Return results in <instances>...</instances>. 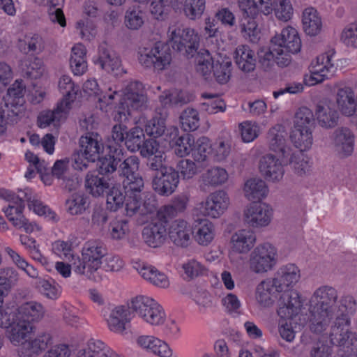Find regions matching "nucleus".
Returning <instances> with one entry per match:
<instances>
[{
	"label": "nucleus",
	"instance_id": "nucleus-1",
	"mask_svg": "<svg viewBox=\"0 0 357 357\" xmlns=\"http://www.w3.org/2000/svg\"><path fill=\"white\" fill-rule=\"evenodd\" d=\"M337 290L330 286H321L313 293L310 300V328L315 333L324 331L334 319Z\"/></svg>",
	"mask_w": 357,
	"mask_h": 357
},
{
	"label": "nucleus",
	"instance_id": "nucleus-2",
	"mask_svg": "<svg viewBox=\"0 0 357 357\" xmlns=\"http://www.w3.org/2000/svg\"><path fill=\"white\" fill-rule=\"evenodd\" d=\"M334 324L331 326V341L333 344L349 347L357 344V335L349 330L351 316L357 309V303L351 295L341 297L338 305H335Z\"/></svg>",
	"mask_w": 357,
	"mask_h": 357
},
{
	"label": "nucleus",
	"instance_id": "nucleus-3",
	"mask_svg": "<svg viewBox=\"0 0 357 357\" xmlns=\"http://www.w3.org/2000/svg\"><path fill=\"white\" fill-rule=\"evenodd\" d=\"M1 197L8 202V206L3 209L5 215H12L13 209H15V213H20L24 209V203L27 202L29 208L36 214L53 222H57L59 219L56 213L39 200L38 196L30 188L21 190L17 195L8 190H4Z\"/></svg>",
	"mask_w": 357,
	"mask_h": 357
},
{
	"label": "nucleus",
	"instance_id": "nucleus-4",
	"mask_svg": "<svg viewBox=\"0 0 357 357\" xmlns=\"http://www.w3.org/2000/svg\"><path fill=\"white\" fill-rule=\"evenodd\" d=\"M104 243L99 240L86 241L82 250V258L73 257L72 266L75 273L95 280V273L100 268L102 259L106 255Z\"/></svg>",
	"mask_w": 357,
	"mask_h": 357
},
{
	"label": "nucleus",
	"instance_id": "nucleus-5",
	"mask_svg": "<svg viewBox=\"0 0 357 357\" xmlns=\"http://www.w3.org/2000/svg\"><path fill=\"white\" fill-rule=\"evenodd\" d=\"M302 303L298 291H289L280 296L278 314L280 317L278 322V333L281 338L287 342L295 339L296 332L289 320L300 312Z\"/></svg>",
	"mask_w": 357,
	"mask_h": 357
},
{
	"label": "nucleus",
	"instance_id": "nucleus-6",
	"mask_svg": "<svg viewBox=\"0 0 357 357\" xmlns=\"http://www.w3.org/2000/svg\"><path fill=\"white\" fill-rule=\"evenodd\" d=\"M148 107V98L144 85L137 80L127 82L123 89V97L114 116L119 122L126 121L131 111L144 110Z\"/></svg>",
	"mask_w": 357,
	"mask_h": 357
},
{
	"label": "nucleus",
	"instance_id": "nucleus-7",
	"mask_svg": "<svg viewBox=\"0 0 357 357\" xmlns=\"http://www.w3.org/2000/svg\"><path fill=\"white\" fill-rule=\"evenodd\" d=\"M167 42L174 50L192 56L198 49L199 37L193 29L175 22L169 26Z\"/></svg>",
	"mask_w": 357,
	"mask_h": 357
},
{
	"label": "nucleus",
	"instance_id": "nucleus-8",
	"mask_svg": "<svg viewBox=\"0 0 357 357\" xmlns=\"http://www.w3.org/2000/svg\"><path fill=\"white\" fill-rule=\"evenodd\" d=\"M139 64L145 68H153L156 72L167 69L172 60L169 47L161 42L153 45L141 46L137 51Z\"/></svg>",
	"mask_w": 357,
	"mask_h": 357
},
{
	"label": "nucleus",
	"instance_id": "nucleus-9",
	"mask_svg": "<svg viewBox=\"0 0 357 357\" xmlns=\"http://www.w3.org/2000/svg\"><path fill=\"white\" fill-rule=\"evenodd\" d=\"M129 308L139 317L153 326H159L165 320V313L162 307L152 298L138 296L132 298Z\"/></svg>",
	"mask_w": 357,
	"mask_h": 357
},
{
	"label": "nucleus",
	"instance_id": "nucleus-10",
	"mask_svg": "<svg viewBox=\"0 0 357 357\" xmlns=\"http://www.w3.org/2000/svg\"><path fill=\"white\" fill-rule=\"evenodd\" d=\"M79 150L74 155L75 168L82 170L88 167L89 162L99 158L103 150L101 138L97 133L89 132L79 139Z\"/></svg>",
	"mask_w": 357,
	"mask_h": 357
},
{
	"label": "nucleus",
	"instance_id": "nucleus-11",
	"mask_svg": "<svg viewBox=\"0 0 357 357\" xmlns=\"http://www.w3.org/2000/svg\"><path fill=\"white\" fill-rule=\"evenodd\" d=\"M229 205L228 193L223 190H218L210 193L205 200L198 203L195 211L197 215L218 219L226 212Z\"/></svg>",
	"mask_w": 357,
	"mask_h": 357
},
{
	"label": "nucleus",
	"instance_id": "nucleus-12",
	"mask_svg": "<svg viewBox=\"0 0 357 357\" xmlns=\"http://www.w3.org/2000/svg\"><path fill=\"white\" fill-rule=\"evenodd\" d=\"M278 262V250L269 243L259 244L251 252L250 269L255 273H264L272 270Z\"/></svg>",
	"mask_w": 357,
	"mask_h": 357
},
{
	"label": "nucleus",
	"instance_id": "nucleus-13",
	"mask_svg": "<svg viewBox=\"0 0 357 357\" xmlns=\"http://www.w3.org/2000/svg\"><path fill=\"white\" fill-rule=\"evenodd\" d=\"M337 68L335 63V52L330 50L319 55L312 61L310 66V79L314 81L312 84H318L331 78Z\"/></svg>",
	"mask_w": 357,
	"mask_h": 357
},
{
	"label": "nucleus",
	"instance_id": "nucleus-14",
	"mask_svg": "<svg viewBox=\"0 0 357 357\" xmlns=\"http://www.w3.org/2000/svg\"><path fill=\"white\" fill-rule=\"evenodd\" d=\"M244 221L253 229H260L268 226L273 218L272 207L264 202H254L244 210Z\"/></svg>",
	"mask_w": 357,
	"mask_h": 357
},
{
	"label": "nucleus",
	"instance_id": "nucleus-15",
	"mask_svg": "<svg viewBox=\"0 0 357 357\" xmlns=\"http://www.w3.org/2000/svg\"><path fill=\"white\" fill-rule=\"evenodd\" d=\"M144 186L143 178L139 174L123 178V187L127 196V215L132 216L140 210Z\"/></svg>",
	"mask_w": 357,
	"mask_h": 357
},
{
	"label": "nucleus",
	"instance_id": "nucleus-16",
	"mask_svg": "<svg viewBox=\"0 0 357 357\" xmlns=\"http://www.w3.org/2000/svg\"><path fill=\"white\" fill-rule=\"evenodd\" d=\"M179 182V174L173 168H165L156 172L153 177L152 188L161 196H169L176 189Z\"/></svg>",
	"mask_w": 357,
	"mask_h": 357
},
{
	"label": "nucleus",
	"instance_id": "nucleus-17",
	"mask_svg": "<svg viewBox=\"0 0 357 357\" xmlns=\"http://www.w3.org/2000/svg\"><path fill=\"white\" fill-rule=\"evenodd\" d=\"M301 278L300 269L294 264H287L281 266L278 272L277 277L273 279L276 284V290L278 292H282L281 296L289 291L294 290H287L289 287L295 285Z\"/></svg>",
	"mask_w": 357,
	"mask_h": 357
},
{
	"label": "nucleus",
	"instance_id": "nucleus-18",
	"mask_svg": "<svg viewBox=\"0 0 357 357\" xmlns=\"http://www.w3.org/2000/svg\"><path fill=\"white\" fill-rule=\"evenodd\" d=\"M167 230L168 236L175 245L187 248L190 245L192 231L187 221L183 219L174 220L169 224Z\"/></svg>",
	"mask_w": 357,
	"mask_h": 357
},
{
	"label": "nucleus",
	"instance_id": "nucleus-19",
	"mask_svg": "<svg viewBox=\"0 0 357 357\" xmlns=\"http://www.w3.org/2000/svg\"><path fill=\"white\" fill-rule=\"evenodd\" d=\"M271 42L278 46L280 51L295 54L301 48V40L296 29L287 26L282 29L281 33L275 35Z\"/></svg>",
	"mask_w": 357,
	"mask_h": 357
},
{
	"label": "nucleus",
	"instance_id": "nucleus-20",
	"mask_svg": "<svg viewBox=\"0 0 357 357\" xmlns=\"http://www.w3.org/2000/svg\"><path fill=\"white\" fill-rule=\"evenodd\" d=\"M331 139L337 154L342 158L351 155L354 149L355 137L347 128H338L334 130Z\"/></svg>",
	"mask_w": 357,
	"mask_h": 357
},
{
	"label": "nucleus",
	"instance_id": "nucleus-21",
	"mask_svg": "<svg viewBox=\"0 0 357 357\" xmlns=\"http://www.w3.org/2000/svg\"><path fill=\"white\" fill-rule=\"evenodd\" d=\"M259 169L266 179L271 181L282 179L284 172L280 160L271 153L266 154L260 158Z\"/></svg>",
	"mask_w": 357,
	"mask_h": 357
},
{
	"label": "nucleus",
	"instance_id": "nucleus-22",
	"mask_svg": "<svg viewBox=\"0 0 357 357\" xmlns=\"http://www.w3.org/2000/svg\"><path fill=\"white\" fill-rule=\"evenodd\" d=\"M256 240V234L252 230L248 229H238L231 236V252L246 254L254 247Z\"/></svg>",
	"mask_w": 357,
	"mask_h": 357
},
{
	"label": "nucleus",
	"instance_id": "nucleus-23",
	"mask_svg": "<svg viewBox=\"0 0 357 357\" xmlns=\"http://www.w3.org/2000/svg\"><path fill=\"white\" fill-rule=\"evenodd\" d=\"M133 267L145 280L153 285L160 288L169 286L168 277L155 267L140 261L134 262Z\"/></svg>",
	"mask_w": 357,
	"mask_h": 357
},
{
	"label": "nucleus",
	"instance_id": "nucleus-24",
	"mask_svg": "<svg viewBox=\"0 0 357 357\" xmlns=\"http://www.w3.org/2000/svg\"><path fill=\"white\" fill-rule=\"evenodd\" d=\"M109 153L104 157L98 158L97 168L101 175H108L116 170L117 165L123 159V152L119 146L108 145Z\"/></svg>",
	"mask_w": 357,
	"mask_h": 357
},
{
	"label": "nucleus",
	"instance_id": "nucleus-25",
	"mask_svg": "<svg viewBox=\"0 0 357 357\" xmlns=\"http://www.w3.org/2000/svg\"><path fill=\"white\" fill-rule=\"evenodd\" d=\"M34 327L29 321L19 317L6 331V337L14 346L24 343L26 338L33 332Z\"/></svg>",
	"mask_w": 357,
	"mask_h": 357
},
{
	"label": "nucleus",
	"instance_id": "nucleus-26",
	"mask_svg": "<svg viewBox=\"0 0 357 357\" xmlns=\"http://www.w3.org/2000/svg\"><path fill=\"white\" fill-rule=\"evenodd\" d=\"M167 228L164 222L158 221L145 227L142 231L145 243L152 248L162 245L167 238Z\"/></svg>",
	"mask_w": 357,
	"mask_h": 357
},
{
	"label": "nucleus",
	"instance_id": "nucleus-27",
	"mask_svg": "<svg viewBox=\"0 0 357 357\" xmlns=\"http://www.w3.org/2000/svg\"><path fill=\"white\" fill-rule=\"evenodd\" d=\"M68 103H58L54 110H45L40 113L38 116V125L44 128L51 124L56 126L61 121L65 120L70 112Z\"/></svg>",
	"mask_w": 357,
	"mask_h": 357
},
{
	"label": "nucleus",
	"instance_id": "nucleus-28",
	"mask_svg": "<svg viewBox=\"0 0 357 357\" xmlns=\"http://www.w3.org/2000/svg\"><path fill=\"white\" fill-rule=\"evenodd\" d=\"M129 307L119 305L111 310L106 318L109 328L115 333H121L126 329V324L130 320Z\"/></svg>",
	"mask_w": 357,
	"mask_h": 357
},
{
	"label": "nucleus",
	"instance_id": "nucleus-29",
	"mask_svg": "<svg viewBox=\"0 0 357 357\" xmlns=\"http://www.w3.org/2000/svg\"><path fill=\"white\" fill-rule=\"evenodd\" d=\"M259 61L264 67L271 66L276 63L280 67L287 66L291 62V55L280 51L278 46L271 41L268 50L261 52Z\"/></svg>",
	"mask_w": 357,
	"mask_h": 357
},
{
	"label": "nucleus",
	"instance_id": "nucleus-30",
	"mask_svg": "<svg viewBox=\"0 0 357 357\" xmlns=\"http://www.w3.org/2000/svg\"><path fill=\"white\" fill-rule=\"evenodd\" d=\"M215 234V226L208 219L198 221L192 231V237L201 246L210 245L214 240Z\"/></svg>",
	"mask_w": 357,
	"mask_h": 357
},
{
	"label": "nucleus",
	"instance_id": "nucleus-31",
	"mask_svg": "<svg viewBox=\"0 0 357 357\" xmlns=\"http://www.w3.org/2000/svg\"><path fill=\"white\" fill-rule=\"evenodd\" d=\"M23 112L24 107L20 104L8 102L3 98L0 104V132H4L6 124L16 122Z\"/></svg>",
	"mask_w": 357,
	"mask_h": 357
},
{
	"label": "nucleus",
	"instance_id": "nucleus-32",
	"mask_svg": "<svg viewBox=\"0 0 357 357\" xmlns=\"http://www.w3.org/2000/svg\"><path fill=\"white\" fill-rule=\"evenodd\" d=\"M97 63L100 65L102 69L108 73L117 71L121 67V61L119 56L107 44L100 45Z\"/></svg>",
	"mask_w": 357,
	"mask_h": 357
},
{
	"label": "nucleus",
	"instance_id": "nucleus-33",
	"mask_svg": "<svg viewBox=\"0 0 357 357\" xmlns=\"http://www.w3.org/2000/svg\"><path fill=\"white\" fill-rule=\"evenodd\" d=\"M286 135L284 128L281 125H276L268 132L270 149L280 153L283 158L287 157L289 154V148L286 146Z\"/></svg>",
	"mask_w": 357,
	"mask_h": 357
},
{
	"label": "nucleus",
	"instance_id": "nucleus-34",
	"mask_svg": "<svg viewBox=\"0 0 357 357\" xmlns=\"http://www.w3.org/2000/svg\"><path fill=\"white\" fill-rule=\"evenodd\" d=\"M234 57L237 66L242 71L250 73L255 70L257 61L256 56L248 45H238L236 48Z\"/></svg>",
	"mask_w": 357,
	"mask_h": 357
},
{
	"label": "nucleus",
	"instance_id": "nucleus-35",
	"mask_svg": "<svg viewBox=\"0 0 357 357\" xmlns=\"http://www.w3.org/2000/svg\"><path fill=\"white\" fill-rule=\"evenodd\" d=\"M276 291L278 292L273 280H263L256 287V301L260 306L268 307L274 303Z\"/></svg>",
	"mask_w": 357,
	"mask_h": 357
},
{
	"label": "nucleus",
	"instance_id": "nucleus-36",
	"mask_svg": "<svg viewBox=\"0 0 357 357\" xmlns=\"http://www.w3.org/2000/svg\"><path fill=\"white\" fill-rule=\"evenodd\" d=\"M236 1L243 15L256 16L259 13L267 15L273 10V3L270 0H236Z\"/></svg>",
	"mask_w": 357,
	"mask_h": 357
},
{
	"label": "nucleus",
	"instance_id": "nucleus-37",
	"mask_svg": "<svg viewBox=\"0 0 357 357\" xmlns=\"http://www.w3.org/2000/svg\"><path fill=\"white\" fill-rule=\"evenodd\" d=\"M70 66L75 75H82L87 70L86 50L81 43L72 47Z\"/></svg>",
	"mask_w": 357,
	"mask_h": 357
},
{
	"label": "nucleus",
	"instance_id": "nucleus-38",
	"mask_svg": "<svg viewBox=\"0 0 357 357\" xmlns=\"http://www.w3.org/2000/svg\"><path fill=\"white\" fill-rule=\"evenodd\" d=\"M20 316L29 323L38 322L45 315V310L43 305L36 301H29L18 307Z\"/></svg>",
	"mask_w": 357,
	"mask_h": 357
},
{
	"label": "nucleus",
	"instance_id": "nucleus-39",
	"mask_svg": "<svg viewBox=\"0 0 357 357\" xmlns=\"http://www.w3.org/2000/svg\"><path fill=\"white\" fill-rule=\"evenodd\" d=\"M337 103L342 114L346 116H352L356 112L355 95L351 89L349 87L338 90Z\"/></svg>",
	"mask_w": 357,
	"mask_h": 357
},
{
	"label": "nucleus",
	"instance_id": "nucleus-40",
	"mask_svg": "<svg viewBox=\"0 0 357 357\" xmlns=\"http://www.w3.org/2000/svg\"><path fill=\"white\" fill-rule=\"evenodd\" d=\"M228 173L220 167H212L200 176L202 184L206 187H217L224 184L228 180Z\"/></svg>",
	"mask_w": 357,
	"mask_h": 357
},
{
	"label": "nucleus",
	"instance_id": "nucleus-41",
	"mask_svg": "<svg viewBox=\"0 0 357 357\" xmlns=\"http://www.w3.org/2000/svg\"><path fill=\"white\" fill-rule=\"evenodd\" d=\"M304 31L310 36H317L321 30L322 22L317 11L313 8H307L303 13Z\"/></svg>",
	"mask_w": 357,
	"mask_h": 357
},
{
	"label": "nucleus",
	"instance_id": "nucleus-42",
	"mask_svg": "<svg viewBox=\"0 0 357 357\" xmlns=\"http://www.w3.org/2000/svg\"><path fill=\"white\" fill-rule=\"evenodd\" d=\"M51 344V335L46 332L40 333L36 337L27 342L26 356L27 357H36Z\"/></svg>",
	"mask_w": 357,
	"mask_h": 357
},
{
	"label": "nucleus",
	"instance_id": "nucleus-43",
	"mask_svg": "<svg viewBox=\"0 0 357 357\" xmlns=\"http://www.w3.org/2000/svg\"><path fill=\"white\" fill-rule=\"evenodd\" d=\"M319 123L325 128L334 127L338 119V113L332 103L319 105L317 109Z\"/></svg>",
	"mask_w": 357,
	"mask_h": 357
},
{
	"label": "nucleus",
	"instance_id": "nucleus-44",
	"mask_svg": "<svg viewBox=\"0 0 357 357\" xmlns=\"http://www.w3.org/2000/svg\"><path fill=\"white\" fill-rule=\"evenodd\" d=\"M244 195L249 200H259L264 198L268 193L265 182L260 178H250L244 185Z\"/></svg>",
	"mask_w": 357,
	"mask_h": 357
},
{
	"label": "nucleus",
	"instance_id": "nucleus-45",
	"mask_svg": "<svg viewBox=\"0 0 357 357\" xmlns=\"http://www.w3.org/2000/svg\"><path fill=\"white\" fill-rule=\"evenodd\" d=\"M21 69L31 79H38L45 72V68L42 59L38 57L29 56L20 62Z\"/></svg>",
	"mask_w": 357,
	"mask_h": 357
},
{
	"label": "nucleus",
	"instance_id": "nucleus-46",
	"mask_svg": "<svg viewBox=\"0 0 357 357\" xmlns=\"http://www.w3.org/2000/svg\"><path fill=\"white\" fill-rule=\"evenodd\" d=\"M255 16L251 15H242L239 21V26L243 36L250 42L255 43L259 39L260 31L255 20Z\"/></svg>",
	"mask_w": 357,
	"mask_h": 357
},
{
	"label": "nucleus",
	"instance_id": "nucleus-47",
	"mask_svg": "<svg viewBox=\"0 0 357 357\" xmlns=\"http://www.w3.org/2000/svg\"><path fill=\"white\" fill-rule=\"evenodd\" d=\"M58 87L63 95V98L59 103H64V105L68 103V106L71 109V105L74 102L79 89L78 86L75 85L70 76L63 75L59 80Z\"/></svg>",
	"mask_w": 357,
	"mask_h": 357
},
{
	"label": "nucleus",
	"instance_id": "nucleus-48",
	"mask_svg": "<svg viewBox=\"0 0 357 357\" xmlns=\"http://www.w3.org/2000/svg\"><path fill=\"white\" fill-rule=\"evenodd\" d=\"M290 138L294 145L299 149L298 151L304 152L312 145V130L294 128Z\"/></svg>",
	"mask_w": 357,
	"mask_h": 357
},
{
	"label": "nucleus",
	"instance_id": "nucleus-49",
	"mask_svg": "<svg viewBox=\"0 0 357 357\" xmlns=\"http://www.w3.org/2000/svg\"><path fill=\"white\" fill-rule=\"evenodd\" d=\"M215 59L211 55L207 50H201L196 57V70L204 77L205 79L211 75L212 70H213V63H215Z\"/></svg>",
	"mask_w": 357,
	"mask_h": 357
},
{
	"label": "nucleus",
	"instance_id": "nucleus-50",
	"mask_svg": "<svg viewBox=\"0 0 357 357\" xmlns=\"http://www.w3.org/2000/svg\"><path fill=\"white\" fill-rule=\"evenodd\" d=\"M85 186L93 196L98 197L109 188V184L103 176L99 177L94 172H89L86 176Z\"/></svg>",
	"mask_w": 357,
	"mask_h": 357
},
{
	"label": "nucleus",
	"instance_id": "nucleus-51",
	"mask_svg": "<svg viewBox=\"0 0 357 357\" xmlns=\"http://www.w3.org/2000/svg\"><path fill=\"white\" fill-rule=\"evenodd\" d=\"M192 157L197 163L206 162L209 155H211V146L208 138L202 137L196 141L194 140V144L192 149Z\"/></svg>",
	"mask_w": 357,
	"mask_h": 357
},
{
	"label": "nucleus",
	"instance_id": "nucleus-52",
	"mask_svg": "<svg viewBox=\"0 0 357 357\" xmlns=\"http://www.w3.org/2000/svg\"><path fill=\"white\" fill-rule=\"evenodd\" d=\"M213 75L220 84L227 83L231 77V61L228 58H217L213 63Z\"/></svg>",
	"mask_w": 357,
	"mask_h": 357
},
{
	"label": "nucleus",
	"instance_id": "nucleus-53",
	"mask_svg": "<svg viewBox=\"0 0 357 357\" xmlns=\"http://www.w3.org/2000/svg\"><path fill=\"white\" fill-rule=\"evenodd\" d=\"M40 3L49 6L48 17L52 23H58L61 26L66 25V18L63 10L59 6L63 2V0H36Z\"/></svg>",
	"mask_w": 357,
	"mask_h": 357
},
{
	"label": "nucleus",
	"instance_id": "nucleus-54",
	"mask_svg": "<svg viewBox=\"0 0 357 357\" xmlns=\"http://www.w3.org/2000/svg\"><path fill=\"white\" fill-rule=\"evenodd\" d=\"M87 207V198L82 194H73L66 201V211L72 215L82 214Z\"/></svg>",
	"mask_w": 357,
	"mask_h": 357
},
{
	"label": "nucleus",
	"instance_id": "nucleus-55",
	"mask_svg": "<svg viewBox=\"0 0 357 357\" xmlns=\"http://www.w3.org/2000/svg\"><path fill=\"white\" fill-rule=\"evenodd\" d=\"M6 252L11 259L13 263L20 270L24 271L26 274L32 278H38V271L37 269L28 263V261L17 252L10 248H6Z\"/></svg>",
	"mask_w": 357,
	"mask_h": 357
},
{
	"label": "nucleus",
	"instance_id": "nucleus-56",
	"mask_svg": "<svg viewBox=\"0 0 357 357\" xmlns=\"http://www.w3.org/2000/svg\"><path fill=\"white\" fill-rule=\"evenodd\" d=\"M294 123V128L313 130L314 126L313 112L306 107H300L295 114Z\"/></svg>",
	"mask_w": 357,
	"mask_h": 357
},
{
	"label": "nucleus",
	"instance_id": "nucleus-57",
	"mask_svg": "<svg viewBox=\"0 0 357 357\" xmlns=\"http://www.w3.org/2000/svg\"><path fill=\"white\" fill-rule=\"evenodd\" d=\"M238 128L241 139L245 143L253 142L261 132L260 126L252 121H244L238 124Z\"/></svg>",
	"mask_w": 357,
	"mask_h": 357
},
{
	"label": "nucleus",
	"instance_id": "nucleus-58",
	"mask_svg": "<svg viewBox=\"0 0 357 357\" xmlns=\"http://www.w3.org/2000/svg\"><path fill=\"white\" fill-rule=\"evenodd\" d=\"M211 146V156L214 161L220 162L225 161L231 151V143L225 139H218Z\"/></svg>",
	"mask_w": 357,
	"mask_h": 357
},
{
	"label": "nucleus",
	"instance_id": "nucleus-59",
	"mask_svg": "<svg viewBox=\"0 0 357 357\" xmlns=\"http://www.w3.org/2000/svg\"><path fill=\"white\" fill-rule=\"evenodd\" d=\"M180 121L181 127L185 131L195 130L199 126V113L196 109L188 107L182 112Z\"/></svg>",
	"mask_w": 357,
	"mask_h": 357
},
{
	"label": "nucleus",
	"instance_id": "nucleus-60",
	"mask_svg": "<svg viewBox=\"0 0 357 357\" xmlns=\"http://www.w3.org/2000/svg\"><path fill=\"white\" fill-rule=\"evenodd\" d=\"M144 130L139 126H135L127 131L125 144L128 149L132 152L138 151L144 143Z\"/></svg>",
	"mask_w": 357,
	"mask_h": 357
},
{
	"label": "nucleus",
	"instance_id": "nucleus-61",
	"mask_svg": "<svg viewBox=\"0 0 357 357\" xmlns=\"http://www.w3.org/2000/svg\"><path fill=\"white\" fill-rule=\"evenodd\" d=\"M290 164L298 175L305 174L311 169L312 162L309 157L303 151H296L292 154Z\"/></svg>",
	"mask_w": 357,
	"mask_h": 357
},
{
	"label": "nucleus",
	"instance_id": "nucleus-62",
	"mask_svg": "<svg viewBox=\"0 0 357 357\" xmlns=\"http://www.w3.org/2000/svg\"><path fill=\"white\" fill-rule=\"evenodd\" d=\"M96 96L101 109L112 104L115 96L118 94L116 87L110 83H102L101 89Z\"/></svg>",
	"mask_w": 357,
	"mask_h": 357
},
{
	"label": "nucleus",
	"instance_id": "nucleus-63",
	"mask_svg": "<svg viewBox=\"0 0 357 357\" xmlns=\"http://www.w3.org/2000/svg\"><path fill=\"white\" fill-rule=\"evenodd\" d=\"M36 279V286L43 295L51 299H56L59 297L61 294V287L53 280L38 277Z\"/></svg>",
	"mask_w": 357,
	"mask_h": 357
},
{
	"label": "nucleus",
	"instance_id": "nucleus-64",
	"mask_svg": "<svg viewBox=\"0 0 357 357\" xmlns=\"http://www.w3.org/2000/svg\"><path fill=\"white\" fill-rule=\"evenodd\" d=\"M206 8V0H185L183 12L192 20L199 19Z\"/></svg>",
	"mask_w": 357,
	"mask_h": 357
}]
</instances>
